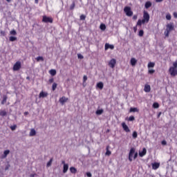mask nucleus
<instances>
[{
	"mask_svg": "<svg viewBox=\"0 0 177 177\" xmlns=\"http://www.w3.org/2000/svg\"><path fill=\"white\" fill-rule=\"evenodd\" d=\"M150 20V15H149V12L144 11L143 14V19H139L137 22V26H142V24H145L146 23H149Z\"/></svg>",
	"mask_w": 177,
	"mask_h": 177,
	"instance_id": "1",
	"label": "nucleus"
},
{
	"mask_svg": "<svg viewBox=\"0 0 177 177\" xmlns=\"http://www.w3.org/2000/svg\"><path fill=\"white\" fill-rule=\"evenodd\" d=\"M169 73L171 77L177 75V60L173 62V66L169 68Z\"/></svg>",
	"mask_w": 177,
	"mask_h": 177,
	"instance_id": "2",
	"label": "nucleus"
},
{
	"mask_svg": "<svg viewBox=\"0 0 177 177\" xmlns=\"http://www.w3.org/2000/svg\"><path fill=\"white\" fill-rule=\"evenodd\" d=\"M135 151H136L135 148H131L130 149V151L129 153V161H132L133 160H136V158H138V152H135Z\"/></svg>",
	"mask_w": 177,
	"mask_h": 177,
	"instance_id": "3",
	"label": "nucleus"
},
{
	"mask_svg": "<svg viewBox=\"0 0 177 177\" xmlns=\"http://www.w3.org/2000/svg\"><path fill=\"white\" fill-rule=\"evenodd\" d=\"M173 30H174V24L172 23L167 24L166 26V30L164 33L165 37H169V34L171 31H173Z\"/></svg>",
	"mask_w": 177,
	"mask_h": 177,
	"instance_id": "4",
	"label": "nucleus"
},
{
	"mask_svg": "<svg viewBox=\"0 0 177 177\" xmlns=\"http://www.w3.org/2000/svg\"><path fill=\"white\" fill-rule=\"evenodd\" d=\"M21 68V62L20 61H17L13 66L12 70L13 71H19Z\"/></svg>",
	"mask_w": 177,
	"mask_h": 177,
	"instance_id": "5",
	"label": "nucleus"
},
{
	"mask_svg": "<svg viewBox=\"0 0 177 177\" xmlns=\"http://www.w3.org/2000/svg\"><path fill=\"white\" fill-rule=\"evenodd\" d=\"M124 13L129 16V17H131V16H132V15H133V12H132V10H131L130 7H125L124 9Z\"/></svg>",
	"mask_w": 177,
	"mask_h": 177,
	"instance_id": "6",
	"label": "nucleus"
},
{
	"mask_svg": "<svg viewBox=\"0 0 177 177\" xmlns=\"http://www.w3.org/2000/svg\"><path fill=\"white\" fill-rule=\"evenodd\" d=\"M109 66L111 68H114V67H115V64H117V60H115V59H111L109 62Z\"/></svg>",
	"mask_w": 177,
	"mask_h": 177,
	"instance_id": "7",
	"label": "nucleus"
},
{
	"mask_svg": "<svg viewBox=\"0 0 177 177\" xmlns=\"http://www.w3.org/2000/svg\"><path fill=\"white\" fill-rule=\"evenodd\" d=\"M138 63V59L135 57H132L130 59V64L132 66V67H135L136 66V64Z\"/></svg>",
	"mask_w": 177,
	"mask_h": 177,
	"instance_id": "8",
	"label": "nucleus"
},
{
	"mask_svg": "<svg viewBox=\"0 0 177 177\" xmlns=\"http://www.w3.org/2000/svg\"><path fill=\"white\" fill-rule=\"evenodd\" d=\"M68 101V98L66 97L65 96H63L61 98H59V103H61V104H64V103H67Z\"/></svg>",
	"mask_w": 177,
	"mask_h": 177,
	"instance_id": "9",
	"label": "nucleus"
},
{
	"mask_svg": "<svg viewBox=\"0 0 177 177\" xmlns=\"http://www.w3.org/2000/svg\"><path fill=\"white\" fill-rule=\"evenodd\" d=\"M146 153H147V150L146 149V148H143L142 151H139L140 157H145V156H146Z\"/></svg>",
	"mask_w": 177,
	"mask_h": 177,
	"instance_id": "10",
	"label": "nucleus"
},
{
	"mask_svg": "<svg viewBox=\"0 0 177 177\" xmlns=\"http://www.w3.org/2000/svg\"><path fill=\"white\" fill-rule=\"evenodd\" d=\"M122 128L125 132H131V130L129 129V127L125 124V122L122 123Z\"/></svg>",
	"mask_w": 177,
	"mask_h": 177,
	"instance_id": "11",
	"label": "nucleus"
},
{
	"mask_svg": "<svg viewBox=\"0 0 177 177\" xmlns=\"http://www.w3.org/2000/svg\"><path fill=\"white\" fill-rule=\"evenodd\" d=\"M107 49H114V45L109 44H105V50H107Z\"/></svg>",
	"mask_w": 177,
	"mask_h": 177,
	"instance_id": "12",
	"label": "nucleus"
},
{
	"mask_svg": "<svg viewBox=\"0 0 177 177\" xmlns=\"http://www.w3.org/2000/svg\"><path fill=\"white\" fill-rule=\"evenodd\" d=\"M144 91L146 93H149V92H150V91H151V87L149 84H145V87H144Z\"/></svg>",
	"mask_w": 177,
	"mask_h": 177,
	"instance_id": "13",
	"label": "nucleus"
},
{
	"mask_svg": "<svg viewBox=\"0 0 177 177\" xmlns=\"http://www.w3.org/2000/svg\"><path fill=\"white\" fill-rule=\"evenodd\" d=\"M160 168V163L154 162L152 163V169H158Z\"/></svg>",
	"mask_w": 177,
	"mask_h": 177,
	"instance_id": "14",
	"label": "nucleus"
},
{
	"mask_svg": "<svg viewBox=\"0 0 177 177\" xmlns=\"http://www.w3.org/2000/svg\"><path fill=\"white\" fill-rule=\"evenodd\" d=\"M10 153V151L9 149H7L4 151L3 155L1 156V158H6L8 157V155Z\"/></svg>",
	"mask_w": 177,
	"mask_h": 177,
	"instance_id": "15",
	"label": "nucleus"
},
{
	"mask_svg": "<svg viewBox=\"0 0 177 177\" xmlns=\"http://www.w3.org/2000/svg\"><path fill=\"white\" fill-rule=\"evenodd\" d=\"M103 86H104V84H103V82H100L96 84V88H98L99 89H103Z\"/></svg>",
	"mask_w": 177,
	"mask_h": 177,
	"instance_id": "16",
	"label": "nucleus"
},
{
	"mask_svg": "<svg viewBox=\"0 0 177 177\" xmlns=\"http://www.w3.org/2000/svg\"><path fill=\"white\" fill-rule=\"evenodd\" d=\"M49 74L52 75V77H55V75H56L57 74V71L55 69H50L48 71Z\"/></svg>",
	"mask_w": 177,
	"mask_h": 177,
	"instance_id": "17",
	"label": "nucleus"
},
{
	"mask_svg": "<svg viewBox=\"0 0 177 177\" xmlns=\"http://www.w3.org/2000/svg\"><path fill=\"white\" fill-rule=\"evenodd\" d=\"M45 22L46 23H53V19L49 17H45Z\"/></svg>",
	"mask_w": 177,
	"mask_h": 177,
	"instance_id": "18",
	"label": "nucleus"
},
{
	"mask_svg": "<svg viewBox=\"0 0 177 177\" xmlns=\"http://www.w3.org/2000/svg\"><path fill=\"white\" fill-rule=\"evenodd\" d=\"M68 171V164H64L63 167V172L64 174H66Z\"/></svg>",
	"mask_w": 177,
	"mask_h": 177,
	"instance_id": "19",
	"label": "nucleus"
},
{
	"mask_svg": "<svg viewBox=\"0 0 177 177\" xmlns=\"http://www.w3.org/2000/svg\"><path fill=\"white\" fill-rule=\"evenodd\" d=\"M37 135V131H35V129H32L30 132V136H35Z\"/></svg>",
	"mask_w": 177,
	"mask_h": 177,
	"instance_id": "20",
	"label": "nucleus"
},
{
	"mask_svg": "<svg viewBox=\"0 0 177 177\" xmlns=\"http://www.w3.org/2000/svg\"><path fill=\"white\" fill-rule=\"evenodd\" d=\"M8 100V95L3 96V100L1 101V104H5Z\"/></svg>",
	"mask_w": 177,
	"mask_h": 177,
	"instance_id": "21",
	"label": "nucleus"
},
{
	"mask_svg": "<svg viewBox=\"0 0 177 177\" xmlns=\"http://www.w3.org/2000/svg\"><path fill=\"white\" fill-rule=\"evenodd\" d=\"M70 171L71 174H77V169H75L74 167H70Z\"/></svg>",
	"mask_w": 177,
	"mask_h": 177,
	"instance_id": "22",
	"label": "nucleus"
},
{
	"mask_svg": "<svg viewBox=\"0 0 177 177\" xmlns=\"http://www.w3.org/2000/svg\"><path fill=\"white\" fill-rule=\"evenodd\" d=\"M95 114L97 115H102L103 114V109H98L96 111Z\"/></svg>",
	"mask_w": 177,
	"mask_h": 177,
	"instance_id": "23",
	"label": "nucleus"
},
{
	"mask_svg": "<svg viewBox=\"0 0 177 177\" xmlns=\"http://www.w3.org/2000/svg\"><path fill=\"white\" fill-rule=\"evenodd\" d=\"M156 66L154 62H149L148 63V68H153Z\"/></svg>",
	"mask_w": 177,
	"mask_h": 177,
	"instance_id": "24",
	"label": "nucleus"
},
{
	"mask_svg": "<svg viewBox=\"0 0 177 177\" xmlns=\"http://www.w3.org/2000/svg\"><path fill=\"white\" fill-rule=\"evenodd\" d=\"M129 111L130 113H138L139 109H138V108H131Z\"/></svg>",
	"mask_w": 177,
	"mask_h": 177,
	"instance_id": "25",
	"label": "nucleus"
},
{
	"mask_svg": "<svg viewBox=\"0 0 177 177\" xmlns=\"http://www.w3.org/2000/svg\"><path fill=\"white\" fill-rule=\"evenodd\" d=\"M52 162H53V158H51L46 164L47 168H49L52 165Z\"/></svg>",
	"mask_w": 177,
	"mask_h": 177,
	"instance_id": "26",
	"label": "nucleus"
},
{
	"mask_svg": "<svg viewBox=\"0 0 177 177\" xmlns=\"http://www.w3.org/2000/svg\"><path fill=\"white\" fill-rule=\"evenodd\" d=\"M7 114H8V113L6 112V111H0L1 117H5V115H6Z\"/></svg>",
	"mask_w": 177,
	"mask_h": 177,
	"instance_id": "27",
	"label": "nucleus"
},
{
	"mask_svg": "<svg viewBox=\"0 0 177 177\" xmlns=\"http://www.w3.org/2000/svg\"><path fill=\"white\" fill-rule=\"evenodd\" d=\"M9 39L11 42H14V41H17V37L11 36L10 37Z\"/></svg>",
	"mask_w": 177,
	"mask_h": 177,
	"instance_id": "28",
	"label": "nucleus"
},
{
	"mask_svg": "<svg viewBox=\"0 0 177 177\" xmlns=\"http://www.w3.org/2000/svg\"><path fill=\"white\" fill-rule=\"evenodd\" d=\"M150 6H151V2H150V1L146 2V3H145L146 9H149V8H150Z\"/></svg>",
	"mask_w": 177,
	"mask_h": 177,
	"instance_id": "29",
	"label": "nucleus"
},
{
	"mask_svg": "<svg viewBox=\"0 0 177 177\" xmlns=\"http://www.w3.org/2000/svg\"><path fill=\"white\" fill-rule=\"evenodd\" d=\"M100 28L102 31H104V30H106V25L104 24H102L100 26Z\"/></svg>",
	"mask_w": 177,
	"mask_h": 177,
	"instance_id": "30",
	"label": "nucleus"
},
{
	"mask_svg": "<svg viewBox=\"0 0 177 177\" xmlns=\"http://www.w3.org/2000/svg\"><path fill=\"white\" fill-rule=\"evenodd\" d=\"M148 73L149 74H154V73H156V71L151 68H149L148 70Z\"/></svg>",
	"mask_w": 177,
	"mask_h": 177,
	"instance_id": "31",
	"label": "nucleus"
},
{
	"mask_svg": "<svg viewBox=\"0 0 177 177\" xmlns=\"http://www.w3.org/2000/svg\"><path fill=\"white\" fill-rule=\"evenodd\" d=\"M105 156H111V151L109 150V147H106V152L105 153Z\"/></svg>",
	"mask_w": 177,
	"mask_h": 177,
	"instance_id": "32",
	"label": "nucleus"
},
{
	"mask_svg": "<svg viewBox=\"0 0 177 177\" xmlns=\"http://www.w3.org/2000/svg\"><path fill=\"white\" fill-rule=\"evenodd\" d=\"M166 19L167 20H171V19H172V17L171 16V14H169V12L166 13Z\"/></svg>",
	"mask_w": 177,
	"mask_h": 177,
	"instance_id": "33",
	"label": "nucleus"
},
{
	"mask_svg": "<svg viewBox=\"0 0 177 177\" xmlns=\"http://www.w3.org/2000/svg\"><path fill=\"white\" fill-rule=\"evenodd\" d=\"M56 88H57V84L54 82L52 86L53 91H56Z\"/></svg>",
	"mask_w": 177,
	"mask_h": 177,
	"instance_id": "34",
	"label": "nucleus"
},
{
	"mask_svg": "<svg viewBox=\"0 0 177 177\" xmlns=\"http://www.w3.org/2000/svg\"><path fill=\"white\" fill-rule=\"evenodd\" d=\"M36 60L37 62H44V57H37Z\"/></svg>",
	"mask_w": 177,
	"mask_h": 177,
	"instance_id": "35",
	"label": "nucleus"
},
{
	"mask_svg": "<svg viewBox=\"0 0 177 177\" xmlns=\"http://www.w3.org/2000/svg\"><path fill=\"white\" fill-rule=\"evenodd\" d=\"M158 107H160V105L158 104V103H157V102L153 103V109H158Z\"/></svg>",
	"mask_w": 177,
	"mask_h": 177,
	"instance_id": "36",
	"label": "nucleus"
},
{
	"mask_svg": "<svg viewBox=\"0 0 177 177\" xmlns=\"http://www.w3.org/2000/svg\"><path fill=\"white\" fill-rule=\"evenodd\" d=\"M10 34V35H17V32L15 30H11Z\"/></svg>",
	"mask_w": 177,
	"mask_h": 177,
	"instance_id": "37",
	"label": "nucleus"
},
{
	"mask_svg": "<svg viewBox=\"0 0 177 177\" xmlns=\"http://www.w3.org/2000/svg\"><path fill=\"white\" fill-rule=\"evenodd\" d=\"M145 34V32L143 31V30H140L138 32V35L139 37H143V35Z\"/></svg>",
	"mask_w": 177,
	"mask_h": 177,
	"instance_id": "38",
	"label": "nucleus"
},
{
	"mask_svg": "<svg viewBox=\"0 0 177 177\" xmlns=\"http://www.w3.org/2000/svg\"><path fill=\"white\" fill-rule=\"evenodd\" d=\"M39 97H45V92L41 91L39 95Z\"/></svg>",
	"mask_w": 177,
	"mask_h": 177,
	"instance_id": "39",
	"label": "nucleus"
},
{
	"mask_svg": "<svg viewBox=\"0 0 177 177\" xmlns=\"http://www.w3.org/2000/svg\"><path fill=\"white\" fill-rule=\"evenodd\" d=\"M133 138L134 139H136V138H138V133L136 131L133 132Z\"/></svg>",
	"mask_w": 177,
	"mask_h": 177,
	"instance_id": "40",
	"label": "nucleus"
},
{
	"mask_svg": "<svg viewBox=\"0 0 177 177\" xmlns=\"http://www.w3.org/2000/svg\"><path fill=\"white\" fill-rule=\"evenodd\" d=\"M135 120V117L133 116H130L129 118V121H134Z\"/></svg>",
	"mask_w": 177,
	"mask_h": 177,
	"instance_id": "41",
	"label": "nucleus"
},
{
	"mask_svg": "<svg viewBox=\"0 0 177 177\" xmlns=\"http://www.w3.org/2000/svg\"><path fill=\"white\" fill-rule=\"evenodd\" d=\"M88 80V77H86V75H84L83 77V82H86V80Z\"/></svg>",
	"mask_w": 177,
	"mask_h": 177,
	"instance_id": "42",
	"label": "nucleus"
},
{
	"mask_svg": "<svg viewBox=\"0 0 177 177\" xmlns=\"http://www.w3.org/2000/svg\"><path fill=\"white\" fill-rule=\"evenodd\" d=\"M86 17L85 15H82L80 16V20H85Z\"/></svg>",
	"mask_w": 177,
	"mask_h": 177,
	"instance_id": "43",
	"label": "nucleus"
},
{
	"mask_svg": "<svg viewBox=\"0 0 177 177\" xmlns=\"http://www.w3.org/2000/svg\"><path fill=\"white\" fill-rule=\"evenodd\" d=\"M17 127V126L14 125V126H12V127H10V129H11L12 131H15V129H16Z\"/></svg>",
	"mask_w": 177,
	"mask_h": 177,
	"instance_id": "44",
	"label": "nucleus"
},
{
	"mask_svg": "<svg viewBox=\"0 0 177 177\" xmlns=\"http://www.w3.org/2000/svg\"><path fill=\"white\" fill-rule=\"evenodd\" d=\"M77 57L78 59H84V56H82L81 54H77Z\"/></svg>",
	"mask_w": 177,
	"mask_h": 177,
	"instance_id": "45",
	"label": "nucleus"
},
{
	"mask_svg": "<svg viewBox=\"0 0 177 177\" xmlns=\"http://www.w3.org/2000/svg\"><path fill=\"white\" fill-rule=\"evenodd\" d=\"M53 81H55L54 79H53V78H50V79L48 80V83H49V84H52V83L53 82Z\"/></svg>",
	"mask_w": 177,
	"mask_h": 177,
	"instance_id": "46",
	"label": "nucleus"
},
{
	"mask_svg": "<svg viewBox=\"0 0 177 177\" xmlns=\"http://www.w3.org/2000/svg\"><path fill=\"white\" fill-rule=\"evenodd\" d=\"M86 176H88V177H92V174H91V172H87V173H86Z\"/></svg>",
	"mask_w": 177,
	"mask_h": 177,
	"instance_id": "47",
	"label": "nucleus"
},
{
	"mask_svg": "<svg viewBox=\"0 0 177 177\" xmlns=\"http://www.w3.org/2000/svg\"><path fill=\"white\" fill-rule=\"evenodd\" d=\"M10 167V165H7V166L5 167V171H8V169H9Z\"/></svg>",
	"mask_w": 177,
	"mask_h": 177,
	"instance_id": "48",
	"label": "nucleus"
},
{
	"mask_svg": "<svg viewBox=\"0 0 177 177\" xmlns=\"http://www.w3.org/2000/svg\"><path fill=\"white\" fill-rule=\"evenodd\" d=\"M173 15H174V17L175 19H177V12H174L173 13Z\"/></svg>",
	"mask_w": 177,
	"mask_h": 177,
	"instance_id": "49",
	"label": "nucleus"
},
{
	"mask_svg": "<svg viewBox=\"0 0 177 177\" xmlns=\"http://www.w3.org/2000/svg\"><path fill=\"white\" fill-rule=\"evenodd\" d=\"M162 145L163 146H165V145H167V141L162 140Z\"/></svg>",
	"mask_w": 177,
	"mask_h": 177,
	"instance_id": "50",
	"label": "nucleus"
},
{
	"mask_svg": "<svg viewBox=\"0 0 177 177\" xmlns=\"http://www.w3.org/2000/svg\"><path fill=\"white\" fill-rule=\"evenodd\" d=\"M138 19V15H134L133 17V20H136Z\"/></svg>",
	"mask_w": 177,
	"mask_h": 177,
	"instance_id": "51",
	"label": "nucleus"
},
{
	"mask_svg": "<svg viewBox=\"0 0 177 177\" xmlns=\"http://www.w3.org/2000/svg\"><path fill=\"white\" fill-rule=\"evenodd\" d=\"M137 30H138V28H136V26L133 27L134 32H136Z\"/></svg>",
	"mask_w": 177,
	"mask_h": 177,
	"instance_id": "52",
	"label": "nucleus"
},
{
	"mask_svg": "<svg viewBox=\"0 0 177 177\" xmlns=\"http://www.w3.org/2000/svg\"><path fill=\"white\" fill-rule=\"evenodd\" d=\"M42 21L45 22V15L43 16Z\"/></svg>",
	"mask_w": 177,
	"mask_h": 177,
	"instance_id": "53",
	"label": "nucleus"
},
{
	"mask_svg": "<svg viewBox=\"0 0 177 177\" xmlns=\"http://www.w3.org/2000/svg\"><path fill=\"white\" fill-rule=\"evenodd\" d=\"M163 0H156V2H162Z\"/></svg>",
	"mask_w": 177,
	"mask_h": 177,
	"instance_id": "54",
	"label": "nucleus"
},
{
	"mask_svg": "<svg viewBox=\"0 0 177 177\" xmlns=\"http://www.w3.org/2000/svg\"><path fill=\"white\" fill-rule=\"evenodd\" d=\"M24 115H28V112H24Z\"/></svg>",
	"mask_w": 177,
	"mask_h": 177,
	"instance_id": "55",
	"label": "nucleus"
},
{
	"mask_svg": "<svg viewBox=\"0 0 177 177\" xmlns=\"http://www.w3.org/2000/svg\"><path fill=\"white\" fill-rule=\"evenodd\" d=\"M35 3H38L39 2V0H35Z\"/></svg>",
	"mask_w": 177,
	"mask_h": 177,
	"instance_id": "56",
	"label": "nucleus"
},
{
	"mask_svg": "<svg viewBox=\"0 0 177 177\" xmlns=\"http://www.w3.org/2000/svg\"><path fill=\"white\" fill-rule=\"evenodd\" d=\"M1 34H2L3 35H5V32L1 31Z\"/></svg>",
	"mask_w": 177,
	"mask_h": 177,
	"instance_id": "57",
	"label": "nucleus"
},
{
	"mask_svg": "<svg viewBox=\"0 0 177 177\" xmlns=\"http://www.w3.org/2000/svg\"><path fill=\"white\" fill-rule=\"evenodd\" d=\"M12 0H6L7 2H11Z\"/></svg>",
	"mask_w": 177,
	"mask_h": 177,
	"instance_id": "58",
	"label": "nucleus"
},
{
	"mask_svg": "<svg viewBox=\"0 0 177 177\" xmlns=\"http://www.w3.org/2000/svg\"><path fill=\"white\" fill-rule=\"evenodd\" d=\"M62 164H64H64H66V162L62 161Z\"/></svg>",
	"mask_w": 177,
	"mask_h": 177,
	"instance_id": "59",
	"label": "nucleus"
},
{
	"mask_svg": "<svg viewBox=\"0 0 177 177\" xmlns=\"http://www.w3.org/2000/svg\"><path fill=\"white\" fill-rule=\"evenodd\" d=\"M160 115H161V113H159L158 117H160Z\"/></svg>",
	"mask_w": 177,
	"mask_h": 177,
	"instance_id": "60",
	"label": "nucleus"
},
{
	"mask_svg": "<svg viewBox=\"0 0 177 177\" xmlns=\"http://www.w3.org/2000/svg\"><path fill=\"white\" fill-rule=\"evenodd\" d=\"M29 79H30V77H27V80H29Z\"/></svg>",
	"mask_w": 177,
	"mask_h": 177,
	"instance_id": "61",
	"label": "nucleus"
}]
</instances>
